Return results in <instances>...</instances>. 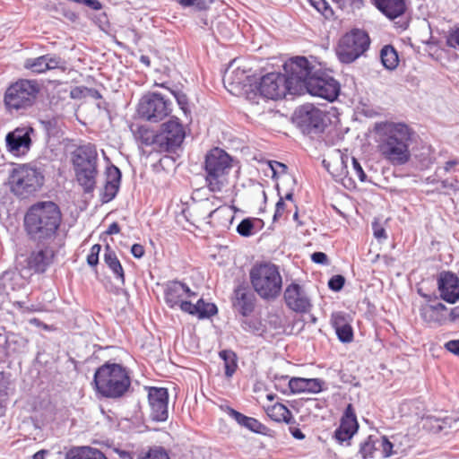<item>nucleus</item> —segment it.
<instances>
[{
	"mask_svg": "<svg viewBox=\"0 0 459 459\" xmlns=\"http://www.w3.org/2000/svg\"><path fill=\"white\" fill-rule=\"evenodd\" d=\"M120 230H121V229H120L119 224L117 222L114 221L108 226L107 230L105 231V234L106 235H116V234H118L120 232Z\"/></svg>",
	"mask_w": 459,
	"mask_h": 459,
	"instance_id": "nucleus-61",
	"label": "nucleus"
},
{
	"mask_svg": "<svg viewBox=\"0 0 459 459\" xmlns=\"http://www.w3.org/2000/svg\"><path fill=\"white\" fill-rule=\"evenodd\" d=\"M121 172L116 166H111L107 169V181L105 184V193L109 198H113L120 185Z\"/></svg>",
	"mask_w": 459,
	"mask_h": 459,
	"instance_id": "nucleus-33",
	"label": "nucleus"
},
{
	"mask_svg": "<svg viewBox=\"0 0 459 459\" xmlns=\"http://www.w3.org/2000/svg\"><path fill=\"white\" fill-rule=\"evenodd\" d=\"M61 223V210L51 201H40L30 205L23 218V228L27 236L39 241L55 238Z\"/></svg>",
	"mask_w": 459,
	"mask_h": 459,
	"instance_id": "nucleus-2",
	"label": "nucleus"
},
{
	"mask_svg": "<svg viewBox=\"0 0 459 459\" xmlns=\"http://www.w3.org/2000/svg\"><path fill=\"white\" fill-rule=\"evenodd\" d=\"M67 459H107V457L99 449L83 446L72 450Z\"/></svg>",
	"mask_w": 459,
	"mask_h": 459,
	"instance_id": "nucleus-38",
	"label": "nucleus"
},
{
	"mask_svg": "<svg viewBox=\"0 0 459 459\" xmlns=\"http://www.w3.org/2000/svg\"><path fill=\"white\" fill-rule=\"evenodd\" d=\"M447 319L452 323H459V306L453 307L447 311Z\"/></svg>",
	"mask_w": 459,
	"mask_h": 459,
	"instance_id": "nucleus-60",
	"label": "nucleus"
},
{
	"mask_svg": "<svg viewBox=\"0 0 459 459\" xmlns=\"http://www.w3.org/2000/svg\"><path fill=\"white\" fill-rule=\"evenodd\" d=\"M195 296V292L179 281H169L164 286V300L170 308L178 307L182 310L183 304Z\"/></svg>",
	"mask_w": 459,
	"mask_h": 459,
	"instance_id": "nucleus-15",
	"label": "nucleus"
},
{
	"mask_svg": "<svg viewBox=\"0 0 459 459\" xmlns=\"http://www.w3.org/2000/svg\"><path fill=\"white\" fill-rule=\"evenodd\" d=\"M420 316L429 325H443L447 321V307L441 302H425L419 308Z\"/></svg>",
	"mask_w": 459,
	"mask_h": 459,
	"instance_id": "nucleus-20",
	"label": "nucleus"
},
{
	"mask_svg": "<svg viewBox=\"0 0 459 459\" xmlns=\"http://www.w3.org/2000/svg\"><path fill=\"white\" fill-rule=\"evenodd\" d=\"M446 45L459 49V28L451 30L446 37Z\"/></svg>",
	"mask_w": 459,
	"mask_h": 459,
	"instance_id": "nucleus-54",
	"label": "nucleus"
},
{
	"mask_svg": "<svg viewBox=\"0 0 459 459\" xmlns=\"http://www.w3.org/2000/svg\"><path fill=\"white\" fill-rule=\"evenodd\" d=\"M230 415L241 426L255 433H263L265 429V426L261 423L258 420L246 416L234 409L230 410Z\"/></svg>",
	"mask_w": 459,
	"mask_h": 459,
	"instance_id": "nucleus-32",
	"label": "nucleus"
},
{
	"mask_svg": "<svg viewBox=\"0 0 459 459\" xmlns=\"http://www.w3.org/2000/svg\"><path fill=\"white\" fill-rule=\"evenodd\" d=\"M148 403L151 409V417L153 420L165 421L168 419L169 393L167 388L149 387Z\"/></svg>",
	"mask_w": 459,
	"mask_h": 459,
	"instance_id": "nucleus-17",
	"label": "nucleus"
},
{
	"mask_svg": "<svg viewBox=\"0 0 459 459\" xmlns=\"http://www.w3.org/2000/svg\"><path fill=\"white\" fill-rule=\"evenodd\" d=\"M58 410L50 398H44L35 402L31 421L37 429H41L57 419Z\"/></svg>",
	"mask_w": 459,
	"mask_h": 459,
	"instance_id": "nucleus-18",
	"label": "nucleus"
},
{
	"mask_svg": "<svg viewBox=\"0 0 459 459\" xmlns=\"http://www.w3.org/2000/svg\"><path fill=\"white\" fill-rule=\"evenodd\" d=\"M437 290L440 298L449 303L455 304L459 300V279L450 271H443L437 276Z\"/></svg>",
	"mask_w": 459,
	"mask_h": 459,
	"instance_id": "nucleus-19",
	"label": "nucleus"
},
{
	"mask_svg": "<svg viewBox=\"0 0 459 459\" xmlns=\"http://www.w3.org/2000/svg\"><path fill=\"white\" fill-rule=\"evenodd\" d=\"M293 206H290L286 203L283 197H281L275 206V212L273 214V221H277L280 220H287L289 213L291 212Z\"/></svg>",
	"mask_w": 459,
	"mask_h": 459,
	"instance_id": "nucleus-45",
	"label": "nucleus"
},
{
	"mask_svg": "<svg viewBox=\"0 0 459 459\" xmlns=\"http://www.w3.org/2000/svg\"><path fill=\"white\" fill-rule=\"evenodd\" d=\"M289 387L293 394H317L322 391V381L318 378L291 377Z\"/></svg>",
	"mask_w": 459,
	"mask_h": 459,
	"instance_id": "nucleus-26",
	"label": "nucleus"
},
{
	"mask_svg": "<svg viewBox=\"0 0 459 459\" xmlns=\"http://www.w3.org/2000/svg\"><path fill=\"white\" fill-rule=\"evenodd\" d=\"M331 325L335 330L338 339L342 342H351L353 340V330L348 316L342 312L332 314Z\"/></svg>",
	"mask_w": 459,
	"mask_h": 459,
	"instance_id": "nucleus-23",
	"label": "nucleus"
},
{
	"mask_svg": "<svg viewBox=\"0 0 459 459\" xmlns=\"http://www.w3.org/2000/svg\"><path fill=\"white\" fill-rule=\"evenodd\" d=\"M380 59L383 65L388 70H394L399 64L396 49L392 45H385L380 50Z\"/></svg>",
	"mask_w": 459,
	"mask_h": 459,
	"instance_id": "nucleus-37",
	"label": "nucleus"
},
{
	"mask_svg": "<svg viewBox=\"0 0 459 459\" xmlns=\"http://www.w3.org/2000/svg\"><path fill=\"white\" fill-rule=\"evenodd\" d=\"M378 135L377 152L380 157L393 166L405 165L411 160V144L415 132L403 122L383 121L377 123Z\"/></svg>",
	"mask_w": 459,
	"mask_h": 459,
	"instance_id": "nucleus-1",
	"label": "nucleus"
},
{
	"mask_svg": "<svg viewBox=\"0 0 459 459\" xmlns=\"http://www.w3.org/2000/svg\"><path fill=\"white\" fill-rule=\"evenodd\" d=\"M393 443L390 442L385 436H383L380 438H378V449H380L382 458H388L391 455H393Z\"/></svg>",
	"mask_w": 459,
	"mask_h": 459,
	"instance_id": "nucleus-49",
	"label": "nucleus"
},
{
	"mask_svg": "<svg viewBox=\"0 0 459 459\" xmlns=\"http://www.w3.org/2000/svg\"><path fill=\"white\" fill-rule=\"evenodd\" d=\"M207 223L212 228H228L232 221L233 215L226 206H220L208 214Z\"/></svg>",
	"mask_w": 459,
	"mask_h": 459,
	"instance_id": "nucleus-29",
	"label": "nucleus"
},
{
	"mask_svg": "<svg viewBox=\"0 0 459 459\" xmlns=\"http://www.w3.org/2000/svg\"><path fill=\"white\" fill-rule=\"evenodd\" d=\"M305 121L309 126L319 128L325 123V114L319 108L309 106L305 108Z\"/></svg>",
	"mask_w": 459,
	"mask_h": 459,
	"instance_id": "nucleus-40",
	"label": "nucleus"
},
{
	"mask_svg": "<svg viewBox=\"0 0 459 459\" xmlns=\"http://www.w3.org/2000/svg\"><path fill=\"white\" fill-rule=\"evenodd\" d=\"M95 390L106 398H120L129 389V372L121 364L106 362L97 368L93 377Z\"/></svg>",
	"mask_w": 459,
	"mask_h": 459,
	"instance_id": "nucleus-3",
	"label": "nucleus"
},
{
	"mask_svg": "<svg viewBox=\"0 0 459 459\" xmlns=\"http://www.w3.org/2000/svg\"><path fill=\"white\" fill-rule=\"evenodd\" d=\"M247 75L244 70L239 68L233 70L231 72H227L224 75V83L227 84L230 88V91H233L235 90L240 89L245 85Z\"/></svg>",
	"mask_w": 459,
	"mask_h": 459,
	"instance_id": "nucleus-39",
	"label": "nucleus"
},
{
	"mask_svg": "<svg viewBox=\"0 0 459 459\" xmlns=\"http://www.w3.org/2000/svg\"><path fill=\"white\" fill-rule=\"evenodd\" d=\"M304 90L313 96L333 101L340 93V84L330 76H317L314 74L307 82Z\"/></svg>",
	"mask_w": 459,
	"mask_h": 459,
	"instance_id": "nucleus-13",
	"label": "nucleus"
},
{
	"mask_svg": "<svg viewBox=\"0 0 459 459\" xmlns=\"http://www.w3.org/2000/svg\"><path fill=\"white\" fill-rule=\"evenodd\" d=\"M53 256V252L48 248L32 252L28 258V266L37 273H43L51 263Z\"/></svg>",
	"mask_w": 459,
	"mask_h": 459,
	"instance_id": "nucleus-27",
	"label": "nucleus"
},
{
	"mask_svg": "<svg viewBox=\"0 0 459 459\" xmlns=\"http://www.w3.org/2000/svg\"><path fill=\"white\" fill-rule=\"evenodd\" d=\"M369 46L370 38L368 32L353 29L340 39L336 52L342 63L350 64L362 56Z\"/></svg>",
	"mask_w": 459,
	"mask_h": 459,
	"instance_id": "nucleus-8",
	"label": "nucleus"
},
{
	"mask_svg": "<svg viewBox=\"0 0 459 459\" xmlns=\"http://www.w3.org/2000/svg\"><path fill=\"white\" fill-rule=\"evenodd\" d=\"M345 283V279L342 275H334L333 276L329 281L328 286L332 290L339 291L343 288V285Z\"/></svg>",
	"mask_w": 459,
	"mask_h": 459,
	"instance_id": "nucleus-53",
	"label": "nucleus"
},
{
	"mask_svg": "<svg viewBox=\"0 0 459 459\" xmlns=\"http://www.w3.org/2000/svg\"><path fill=\"white\" fill-rule=\"evenodd\" d=\"M40 91L36 80L19 79L10 84L4 95V103L9 112H22L31 108Z\"/></svg>",
	"mask_w": 459,
	"mask_h": 459,
	"instance_id": "nucleus-6",
	"label": "nucleus"
},
{
	"mask_svg": "<svg viewBox=\"0 0 459 459\" xmlns=\"http://www.w3.org/2000/svg\"><path fill=\"white\" fill-rule=\"evenodd\" d=\"M283 298L286 306L294 312L305 314L312 307L311 300L303 286L296 282H291L286 287Z\"/></svg>",
	"mask_w": 459,
	"mask_h": 459,
	"instance_id": "nucleus-16",
	"label": "nucleus"
},
{
	"mask_svg": "<svg viewBox=\"0 0 459 459\" xmlns=\"http://www.w3.org/2000/svg\"><path fill=\"white\" fill-rule=\"evenodd\" d=\"M117 459H134L130 452L117 449Z\"/></svg>",
	"mask_w": 459,
	"mask_h": 459,
	"instance_id": "nucleus-64",
	"label": "nucleus"
},
{
	"mask_svg": "<svg viewBox=\"0 0 459 459\" xmlns=\"http://www.w3.org/2000/svg\"><path fill=\"white\" fill-rule=\"evenodd\" d=\"M445 348L451 353L459 356V339L448 341L445 344Z\"/></svg>",
	"mask_w": 459,
	"mask_h": 459,
	"instance_id": "nucleus-57",
	"label": "nucleus"
},
{
	"mask_svg": "<svg viewBox=\"0 0 459 459\" xmlns=\"http://www.w3.org/2000/svg\"><path fill=\"white\" fill-rule=\"evenodd\" d=\"M284 70L286 72L285 80L288 91L290 93L302 91L308 79L314 75L312 74L313 66L304 56L291 58L285 63Z\"/></svg>",
	"mask_w": 459,
	"mask_h": 459,
	"instance_id": "nucleus-9",
	"label": "nucleus"
},
{
	"mask_svg": "<svg viewBox=\"0 0 459 459\" xmlns=\"http://www.w3.org/2000/svg\"><path fill=\"white\" fill-rule=\"evenodd\" d=\"M131 254L135 258H142L145 254L144 247L141 244H134L131 247Z\"/></svg>",
	"mask_w": 459,
	"mask_h": 459,
	"instance_id": "nucleus-58",
	"label": "nucleus"
},
{
	"mask_svg": "<svg viewBox=\"0 0 459 459\" xmlns=\"http://www.w3.org/2000/svg\"><path fill=\"white\" fill-rule=\"evenodd\" d=\"M233 159L224 150L214 147L205 155L204 170L205 184L209 191L221 193L230 185V174Z\"/></svg>",
	"mask_w": 459,
	"mask_h": 459,
	"instance_id": "nucleus-4",
	"label": "nucleus"
},
{
	"mask_svg": "<svg viewBox=\"0 0 459 459\" xmlns=\"http://www.w3.org/2000/svg\"><path fill=\"white\" fill-rule=\"evenodd\" d=\"M172 103L165 100L160 93H151L142 98L139 106V115L149 120L158 122L168 117L172 111Z\"/></svg>",
	"mask_w": 459,
	"mask_h": 459,
	"instance_id": "nucleus-10",
	"label": "nucleus"
},
{
	"mask_svg": "<svg viewBox=\"0 0 459 459\" xmlns=\"http://www.w3.org/2000/svg\"><path fill=\"white\" fill-rule=\"evenodd\" d=\"M25 67L31 70L33 73L41 74L47 71L45 55L28 59L25 63Z\"/></svg>",
	"mask_w": 459,
	"mask_h": 459,
	"instance_id": "nucleus-46",
	"label": "nucleus"
},
{
	"mask_svg": "<svg viewBox=\"0 0 459 459\" xmlns=\"http://www.w3.org/2000/svg\"><path fill=\"white\" fill-rule=\"evenodd\" d=\"M311 259L316 264H325L327 262V255L323 252H315L311 255Z\"/></svg>",
	"mask_w": 459,
	"mask_h": 459,
	"instance_id": "nucleus-59",
	"label": "nucleus"
},
{
	"mask_svg": "<svg viewBox=\"0 0 459 459\" xmlns=\"http://www.w3.org/2000/svg\"><path fill=\"white\" fill-rule=\"evenodd\" d=\"M256 298L254 292L245 285H239L234 290L233 307L243 316H249L255 307Z\"/></svg>",
	"mask_w": 459,
	"mask_h": 459,
	"instance_id": "nucleus-22",
	"label": "nucleus"
},
{
	"mask_svg": "<svg viewBox=\"0 0 459 459\" xmlns=\"http://www.w3.org/2000/svg\"><path fill=\"white\" fill-rule=\"evenodd\" d=\"M255 88L261 96L271 100H278L284 97L286 91H288L285 76L277 73H270L264 75L255 85Z\"/></svg>",
	"mask_w": 459,
	"mask_h": 459,
	"instance_id": "nucleus-14",
	"label": "nucleus"
},
{
	"mask_svg": "<svg viewBox=\"0 0 459 459\" xmlns=\"http://www.w3.org/2000/svg\"><path fill=\"white\" fill-rule=\"evenodd\" d=\"M290 432L296 439L302 440L305 438V435L299 428L290 427Z\"/></svg>",
	"mask_w": 459,
	"mask_h": 459,
	"instance_id": "nucleus-63",
	"label": "nucleus"
},
{
	"mask_svg": "<svg viewBox=\"0 0 459 459\" xmlns=\"http://www.w3.org/2000/svg\"><path fill=\"white\" fill-rule=\"evenodd\" d=\"M186 136L185 128L179 119L172 117L163 123L159 132V152H169L179 147Z\"/></svg>",
	"mask_w": 459,
	"mask_h": 459,
	"instance_id": "nucleus-11",
	"label": "nucleus"
},
{
	"mask_svg": "<svg viewBox=\"0 0 459 459\" xmlns=\"http://www.w3.org/2000/svg\"><path fill=\"white\" fill-rule=\"evenodd\" d=\"M71 161L74 169L98 167V152L95 145L87 143L78 146L72 152Z\"/></svg>",
	"mask_w": 459,
	"mask_h": 459,
	"instance_id": "nucleus-21",
	"label": "nucleus"
},
{
	"mask_svg": "<svg viewBox=\"0 0 459 459\" xmlns=\"http://www.w3.org/2000/svg\"><path fill=\"white\" fill-rule=\"evenodd\" d=\"M378 450V438L375 436H368L359 444V454L362 459H370L375 456Z\"/></svg>",
	"mask_w": 459,
	"mask_h": 459,
	"instance_id": "nucleus-41",
	"label": "nucleus"
},
{
	"mask_svg": "<svg viewBox=\"0 0 459 459\" xmlns=\"http://www.w3.org/2000/svg\"><path fill=\"white\" fill-rule=\"evenodd\" d=\"M8 183L12 193L20 197H27L41 188L44 176L30 164H19L12 169Z\"/></svg>",
	"mask_w": 459,
	"mask_h": 459,
	"instance_id": "nucleus-7",
	"label": "nucleus"
},
{
	"mask_svg": "<svg viewBox=\"0 0 459 459\" xmlns=\"http://www.w3.org/2000/svg\"><path fill=\"white\" fill-rule=\"evenodd\" d=\"M254 291L264 300H274L282 290V276L278 265L271 262L255 264L249 273Z\"/></svg>",
	"mask_w": 459,
	"mask_h": 459,
	"instance_id": "nucleus-5",
	"label": "nucleus"
},
{
	"mask_svg": "<svg viewBox=\"0 0 459 459\" xmlns=\"http://www.w3.org/2000/svg\"><path fill=\"white\" fill-rule=\"evenodd\" d=\"M136 459H170V457L165 448L155 446L141 451Z\"/></svg>",
	"mask_w": 459,
	"mask_h": 459,
	"instance_id": "nucleus-43",
	"label": "nucleus"
},
{
	"mask_svg": "<svg viewBox=\"0 0 459 459\" xmlns=\"http://www.w3.org/2000/svg\"><path fill=\"white\" fill-rule=\"evenodd\" d=\"M352 171H353V176L359 182L367 181V175H366L365 171L363 170L360 163L358 161V160L356 158H352Z\"/></svg>",
	"mask_w": 459,
	"mask_h": 459,
	"instance_id": "nucleus-52",
	"label": "nucleus"
},
{
	"mask_svg": "<svg viewBox=\"0 0 459 459\" xmlns=\"http://www.w3.org/2000/svg\"><path fill=\"white\" fill-rule=\"evenodd\" d=\"M101 250L100 244H95L91 247L90 253L87 255V263L91 266H96L99 264V255Z\"/></svg>",
	"mask_w": 459,
	"mask_h": 459,
	"instance_id": "nucleus-51",
	"label": "nucleus"
},
{
	"mask_svg": "<svg viewBox=\"0 0 459 459\" xmlns=\"http://www.w3.org/2000/svg\"><path fill=\"white\" fill-rule=\"evenodd\" d=\"M307 1L325 18L330 19L333 16L334 13L325 0H307Z\"/></svg>",
	"mask_w": 459,
	"mask_h": 459,
	"instance_id": "nucleus-47",
	"label": "nucleus"
},
{
	"mask_svg": "<svg viewBox=\"0 0 459 459\" xmlns=\"http://www.w3.org/2000/svg\"><path fill=\"white\" fill-rule=\"evenodd\" d=\"M242 328L255 334H261L264 332V325L260 318L254 317L242 322Z\"/></svg>",
	"mask_w": 459,
	"mask_h": 459,
	"instance_id": "nucleus-44",
	"label": "nucleus"
},
{
	"mask_svg": "<svg viewBox=\"0 0 459 459\" xmlns=\"http://www.w3.org/2000/svg\"><path fill=\"white\" fill-rule=\"evenodd\" d=\"M340 426L344 427L346 429L351 431L354 434H356L358 431L359 423L351 404H348L341 419Z\"/></svg>",
	"mask_w": 459,
	"mask_h": 459,
	"instance_id": "nucleus-42",
	"label": "nucleus"
},
{
	"mask_svg": "<svg viewBox=\"0 0 459 459\" xmlns=\"http://www.w3.org/2000/svg\"><path fill=\"white\" fill-rule=\"evenodd\" d=\"M34 128L29 125H22L5 135V148L7 152L14 157L25 156L31 149V134Z\"/></svg>",
	"mask_w": 459,
	"mask_h": 459,
	"instance_id": "nucleus-12",
	"label": "nucleus"
},
{
	"mask_svg": "<svg viewBox=\"0 0 459 459\" xmlns=\"http://www.w3.org/2000/svg\"><path fill=\"white\" fill-rule=\"evenodd\" d=\"M47 71L58 68L62 63L61 58L56 56L45 55Z\"/></svg>",
	"mask_w": 459,
	"mask_h": 459,
	"instance_id": "nucleus-56",
	"label": "nucleus"
},
{
	"mask_svg": "<svg viewBox=\"0 0 459 459\" xmlns=\"http://www.w3.org/2000/svg\"><path fill=\"white\" fill-rule=\"evenodd\" d=\"M104 251L105 264L112 271L115 278L124 284L126 281L125 271L116 252L108 244L105 246Z\"/></svg>",
	"mask_w": 459,
	"mask_h": 459,
	"instance_id": "nucleus-31",
	"label": "nucleus"
},
{
	"mask_svg": "<svg viewBox=\"0 0 459 459\" xmlns=\"http://www.w3.org/2000/svg\"><path fill=\"white\" fill-rule=\"evenodd\" d=\"M376 7L388 19L401 17L406 11V0H373Z\"/></svg>",
	"mask_w": 459,
	"mask_h": 459,
	"instance_id": "nucleus-24",
	"label": "nucleus"
},
{
	"mask_svg": "<svg viewBox=\"0 0 459 459\" xmlns=\"http://www.w3.org/2000/svg\"><path fill=\"white\" fill-rule=\"evenodd\" d=\"M354 435V433L346 429L344 427L339 426L334 431L333 437L339 444L347 442V445H350V440Z\"/></svg>",
	"mask_w": 459,
	"mask_h": 459,
	"instance_id": "nucleus-50",
	"label": "nucleus"
},
{
	"mask_svg": "<svg viewBox=\"0 0 459 459\" xmlns=\"http://www.w3.org/2000/svg\"><path fill=\"white\" fill-rule=\"evenodd\" d=\"M264 222L258 218L243 219L237 227V232L242 237H250L260 230Z\"/></svg>",
	"mask_w": 459,
	"mask_h": 459,
	"instance_id": "nucleus-34",
	"label": "nucleus"
},
{
	"mask_svg": "<svg viewBox=\"0 0 459 459\" xmlns=\"http://www.w3.org/2000/svg\"><path fill=\"white\" fill-rule=\"evenodd\" d=\"M74 170L75 174V178L78 184L83 188V191L85 193L92 192L96 186L98 167L82 168Z\"/></svg>",
	"mask_w": 459,
	"mask_h": 459,
	"instance_id": "nucleus-28",
	"label": "nucleus"
},
{
	"mask_svg": "<svg viewBox=\"0 0 459 459\" xmlns=\"http://www.w3.org/2000/svg\"><path fill=\"white\" fill-rule=\"evenodd\" d=\"M283 199H284V201L286 203H288L289 205L293 206L295 208V212L293 214V218L295 220H297L299 214H298L297 206H296V204L293 202V194H291V193L286 194V195H285V197Z\"/></svg>",
	"mask_w": 459,
	"mask_h": 459,
	"instance_id": "nucleus-62",
	"label": "nucleus"
},
{
	"mask_svg": "<svg viewBox=\"0 0 459 459\" xmlns=\"http://www.w3.org/2000/svg\"><path fill=\"white\" fill-rule=\"evenodd\" d=\"M213 0H178V3L183 7L194 6L199 11H206L210 8Z\"/></svg>",
	"mask_w": 459,
	"mask_h": 459,
	"instance_id": "nucleus-48",
	"label": "nucleus"
},
{
	"mask_svg": "<svg viewBox=\"0 0 459 459\" xmlns=\"http://www.w3.org/2000/svg\"><path fill=\"white\" fill-rule=\"evenodd\" d=\"M267 416L277 423L291 424L294 418L291 411L281 403H275L264 408Z\"/></svg>",
	"mask_w": 459,
	"mask_h": 459,
	"instance_id": "nucleus-30",
	"label": "nucleus"
},
{
	"mask_svg": "<svg viewBox=\"0 0 459 459\" xmlns=\"http://www.w3.org/2000/svg\"><path fill=\"white\" fill-rule=\"evenodd\" d=\"M182 311L203 319L216 315L218 309L213 303L205 302L203 299H199L195 304H193L190 300L184 303Z\"/></svg>",
	"mask_w": 459,
	"mask_h": 459,
	"instance_id": "nucleus-25",
	"label": "nucleus"
},
{
	"mask_svg": "<svg viewBox=\"0 0 459 459\" xmlns=\"http://www.w3.org/2000/svg\"><path fill=\"white\" fill-rule=\"evenodd\" d=\"M175 99L177 100V102L180 108L184 111V113L187 112L188 109V98L187 96L182 92V91H172Z\"/></svg>",
	"mask_w": 459,
	"mask_h": 459,
	"instance_id": "nucleus-55",
	"label": "nucleus"
},
{
	"mask_svg": "<svg viewBox=\"0 0 459 459\" xmlns=\"http://www.w3.org/2000/svg\"><path fill=\"white\" fill-rule=\"evenodd\" d=\"M219 357L223 360L225 376L230 378L238 368L237 354L231 350H222Z\"/></svg>",
	"mask_w": 459,
	"mask_h": 459,
	"instance_id": "nucleus-36",
	"label": "nucleus"
},
{
	"mask_svg": "<svg viewBox=\"0 0 459 459\" xmlns=\"http://www.w3.org/2000/svg\"><path fill=\"white\" fill-rule=\"evenodd\" d=\"M136 138L145 146L153 145L154 149L159 152V133L150 129L144 126L137 128L135 133Z\"/></svg>",
	"mask_w": 459,
	"mask_h": 459,
	"instance_id": "nucleus-35",
	"label": "nucleus"
}]
</instances>
